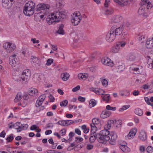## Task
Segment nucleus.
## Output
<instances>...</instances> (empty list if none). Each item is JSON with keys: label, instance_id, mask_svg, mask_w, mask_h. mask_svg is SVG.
I'll use <instances>...</instances> for the list:
<instances>
[{"label": "nucleus", "instance_id": "1", "mask_svg": "<svg viewBox=\"0 0 153 153\" xmlns=\"http://www.w3.org/2000/svg\"><path fill=\"white\" fill-rule=\"evenodd\" d=\"M66 15L65 11H54L48 16L46 21L49 25L52 24L53 23L59 22L61 18H65Z\"/></svg>", "mask_w": 153, "mask_h": 153}, {"label": "nucleus", "instance_id": "2", "mask_svg": "<svg viewBox=\"0 0 153 153\" xmlns=\"http://www.w3.org/2000/svg\"><path fill=\"white\" fill-rule=\"evenodd\" d=\"M124 24L122 23L120 25L113 26L111 28L110 32L107 35V37L109 38L114 37L115 35H120L122 33L124 29Z\"/></svg>", "mask_w": 153, "mask_h": 153}, {"label": "nucleus", "instance_id": "3", "mask_svg": "<svg viewBox=\"0 0 153 153\" xmlns=\"http://www.w3.org/2000/svg\"><path fill=\"white\" fill-rule=\"evenodd\" d=\"M109 134L110 132L107 129L102 130L96 134L97 139L99 143H105L110 139Z\"/></svg>", "mask_w": 153, "mask_h": 153}, {"label": "nucleus", "instance_id": "4", "mask_svg": "<svg viewBox=\"0 0 153 153\" xmlns=\"http://www.w3.org/2000/svg\"><path fill=\"white\" fill-rule=\"evenodd\" d=\"M35 5L32 1H29L26 4L24 7V13L27 16H30L33 14Z\"/></svg>", "mask_w": 153, "mask_h": 153}, {"label": "nucleus", "instance_id": "5", "mask_svg": "<svg viewBox=\"0 0 153 153\" xmlns=\"http://www.w3.org/2000/svg\"><path fill=\"white\" fill-rule=\"evenodd\" d=\"M71 22L74 25H77L82 19V16L79 12H75L71 16Z\"/></svg>", "mask_w": 153, "mask_h": 153}, {"label": "nucleus", "instance_id": "6", "mask_svg": "<svg viewBox=\"0 0 153 153\" xmlns=\"http://www.w3.org/2000/svg\"><path fill=\"white\" fill-rule=\"evenodd\" d=\"M122 23L124 24L123 17L120 15L114 16L111 19L110 23L113 26L120 25Z\"/></svg>", "mask_w": 153, "mask_h": 153}, {"label": "nucleus", "instance_id": "7", "mask_svg": "<svg viewBox=\"0 0 153 153\" xmlns=\"http://www.w3.org/2000/svg\"><path fill=\"white\" fill-rule=\"evenodd\" d=\"M19 59L15 54L12 55L9 59V63L12 67L14 68L18 64Z\"/></svg>", "mask_w": 153, "mask_h": 153}, {"label": "nucleus", "instance_id": "8", "mask_svg": "<svg viewBox=\"0 0 153 153\" xmlns=\"http://www.w3.org/2000/svg\"><path fill=\"white\" fill-rule=\"evenodd\" d=\"M13 128L17 129V132H19L21 131L26 130L28 127V125L27 124H22L19 122H16L14 124Z\"/></svg>", "mask_w": 153, "mask_h": 153}, {"label": "nucleus", "instance_id": "9", "mask_svg": "<svg viewBox=\"0 0 153 153\" xmlns=\"http://www.w3.org/2000/svg\"><path fill=\"white\" fill-rule=\"evenodd\" d=\"M4 48L7 52L10 53L13 51L16 48L15 44L14 43L7 42L5 43L3 46Z\"/></svg>", "mask_w": 153, "mask_h": 153}, {"label": "nucleus", "instance_id": "10", "mask_svg": "<svg viewBox=\"0 0 153 153\" xmlns=\"http://www.w3.org/2000/svg\"><path fill=\"white\" fill-rule=\"evenodd\" d=\"M30 62L33 65L36 67H39L41 64L40 59L38 57L34 56H31Z\"/></svg>", "mask_w": 153, "mask_h": 153}, {"label": "nucleus", "instance_id": "11", "mask_svg": "<svg viewBox=\"0 0 153 153\" xmlns=\"http://www.w3.org/2000/svg\"><path fill=\"white\" fill-rule=\"evenodd\" d=\"M109 136L110 138L109 140V143L112 145H115L117 137V134L114 131H111L110 132Z\"/></svg>", "mask_w": 153, "mask_h": 153}, {"label": "nucleus", "instance_id": "12", "mask_svg": "<svg viewBox=\"0 0 153 153\" xmlns=\"http://www.w3.org/2000/svg\"><path fill=\"white\" fill-rule=\"evenodd\" d=\"M14 2V0H2V6L4 8L9 9L12 6Z\"/></svg>", "mask_w": 153, "mask_h": 153}, {"label": "nucleus", "instance_id": "13", "mask_svg": "<svg viewBox=\"0 0 153 153\" xmlns=\"http://www.w3.org/2000/svg\"><path fill=\"white\" fill-rule=\"evenodd\" d=\"M138 138L143 142H145L147 140V133L144 130H142L139 132Z\"/></svg>", "mask_w": 153, "mask_h": 153}, {"label": "nucleus", "instance_id": "14", "mask_svg": "<svg viewBox=\"0 0 153 153\" xmlns=\"http://www.w3.org/2000/svg\"><path fill=\"white\" fill-rule=\"evenodd\" d=\"M50 7L49 4H47L41 3L38 4L36 8L37 11L40 10L49 9Z\"/></svg>", "mask_w": 153, "mask_h": 153}, {"label": "nucleus", "instance_id": "15", "mask_svg": "<svg viewBox=\"0 0 153 153\" xmlns=\"http://www.w3.org/2000/svg\"><path fill=\"white\" fill-rule=\"evenodd\" d=\"M147 57L148 67L151 69L153 68V54L151 53Z\"/></svg>", "mask_w": 153, "mask_h": 153}, {"label": "nucleus", "instance_id": "16", "mask_svg": "<svg viewBox=\"0 0 153 153\" xmlns=\"http://www.w3.org/2000/svg\"><path fill=\"white\" fill-rule=\"evenodd\" d=\"M102 62L105 65L111 67L114 66V64L113 62L111 61V60L108 58H104L101 60Z\"/></svg>", "mask_w": 153, "mask_h": 153}, {"label": "nucleus", "instance_id": "17", "mask_svg": "<svg viewBox=\"0 0 153 153\" xmlns=\"http://www.w3.org/2000/svg\"><path fill=\"white\" fill-rule=\"evenodd\" d=\"M137 131V130L136 129H131L129 132L128 134L126 137V139L128 140L133 138L135 135Z\"/></svg>", "mask_w": 153, "mask_h": 153}, {"label": "nucleus", "instance_id": "18", "mask_svg": "<svg viewBox=\"0 0 153 153\" xmlns=\"http://www.w3.org/2000/svg\"><path fill=\"white\" fill-rule=\"evenodd\" d=\"M114 1L121 7L126 6L128 3L127 0H122L121 1H120L119 0H114Z\"/></svg>", "mask_w": 153, "mask_h": 153}, {"label": "nucleus", "instance_id": "19", "mask_svg": "<svg viewBox=\"0 0 153 153\" xmlns=\"http://www.w3.org/2000/svg\"><path fill=\"white\" fill-rule=\"evenodd\" d=\"M111 114L110 111L107 110L103 111L100 115V117L103 119L105 118L109 117Z\"/></svg>", "mask_w": 153, "mask_h": 153}, {"label": "nucleus", "instance_id": "20", "mask_svg": "<svg viewBox=\"0 0 153 153\" xmlns=\"http://www.w3.org/2000/svg\"><path fill=\"white\" fill-rule=\"evenodd\" d=\"M146 46L148 48H151L153 47V39H147Z\"/></svg>", "mask_w": 153, "mask_h": 153}, {"label": "nucleus", "instance_id": "21", "mask_svg": "<svg viewBox=\"0 0 153 153\" xmlns=\"http://www.w3.org/2000/svg\"><path fill=\"white\" fill-rule=\"evenodd\" d=\"M88 76V74L85 73H80L78 74V77L80 80H84L87 79Z\"/></svg>", "mask_w": 153, "mask_h": 153}, {"label": "nucleus", "instance_id": "22", "mask_svg": "<svg viewBox=\"0 0 153 153\" xmlns=\"http://www.w3.org/2000/svg\"><path fill=\"white\" fill-rule=\"evenodd\" d=\"M22 74L25 75L26 79H29L31 76L30 71L28 69H25L23 71Z\"/></svg>", "mask_w": 153, "mask_h": 153}, {"label": "nucleus", "instance_id": "23", "mask_svg": "<svg viewBox=\"0 0 153 153\" xmlns=\"http://www.w3.org/2000/svg\"><path fill=\"white\" fill-rule=\"evenodd\" d=\"M120 148L124 152H128L130 151V149L125 145H121Z\"/></svg>", "mask_w": 153, "mask_h": 153}, {"label": "nucleus", "instance_id": "24", "mask_svg": "<svg viewBox=\"0 0 153 153\" xmlns=\"http://www.w3.org/2000/svg\"><path fill=\"white\" fill-rule=\"evenodd\" d=\"M69 74L67 73H63L61 75V77L63 80L66 81L69 77Z\"/></svg>", "mask_w": 153, "mask_h": 153}, {"label": "nucleus", "instance_id": "25", "mask_svg": "<svg viewBox=\"0 0 153 153\" xmlns=\"http://www.w3.org/2000/svg\"><path fill=\"white\" fill-rule=\"evenodd\" d=\"M29 79H26L25 75H23V74H21L19 78L18 79H15V80L17 82L19 81H24L27 82Z\"/></svg>", "mask_w": 153, "mask_h": 153}, {"label": "nucleus", "instance_id": "26", "mask_svg": "<svg viewBox=\"0 0 153 153\" xmlns=\"http://www.w3.org/2000/svg\"><path fill=\"white\" fill-rule=\"evenodd\" d=\"M22 98V97L21 93H18L15 97L14 101L15 102H17L19 101Z\"/></svg>", "mask_w": 153, "mask_h": 153}, {"label": "nucleus", "instance_id": "27", "mask_svg": "<svg viewBox=\"0 0 153 153\" xmlns=\"http://www.w3.org/2000/svg\"><path fill=\"white\" fill-rule=\"evenodd\" d=\"M91 132L93 134H94L97 130V127L94 124H91Z\"/></svg>", "mask_w": 153, "mask_h": 153}, {"label": "nucleus", "instance_id": "28", "mask_svg": "<svg viewBox=\"0 0 153 153\" xmlns=\"http://www.w3.org/2000/svg\"><path fill=\"white\" fill-rule=\"evenodd\" d=\"M38 90L35 88H33L32 89H30L28 92V94L31 96H33L34 94L38 93Z\"/></svg>", "mask_w": 153, "mask_h": 153}, {"label": "nucleus", "instance_id": "29", "mask_svg": "<svg viewBox=\"0 0 153 153\" xmlns=\"http://www.w3.org/2000/svg\"><path fill=\"white\" fill-rule=\"evenodd\" d=\"M64 27V25L62 24L61 25L59 26V29L57 31V33L63 35L64 34V32L63 30V28Z\"/></svg>", "mask_w": 153, "mask_h": 153}, {"label": "nucleus", "instance_id": "30", "mask_svg": "<svg viewBox=\"0 0 153 153\" xmlns=\"http://www.w3.org/2000/svg\"><path fill=\"white\" fill-rule=\"evenodd\" d=\"M126 44V42L124 41L119 42L117 44L120 49L124 48Z\"/></svg>", "mask_w": 153, "mask_h": 153}, {"label": "nucleus", "instance_id": "31", "mask_svg": "<svg viewBox=\"0 0 153 153\" xmlns=\"http://www.w3.org/2000/svg\"><path fill=\"white\" fill-rule=\"evenodd\" d=\"M131 68L132 70L134 71L135 74H137L140 73V71L138 66H137L136 67H134L133 66L131 67Z\"/></svg>", "mask_w": 153, "mask_h": 153}, {"label": "nucleus", "instance_id": "32", "mask_svg": "<svg viewBox=\"0 0 153 153\" xmlns=\"http://www.w3.org/2000/svg\"><path fill=\"white\" fill-rule=\"evenodd\" d=\"M135 113L138 115L141 116L143 114V111L141 109L137 108L135 109Z\"/></svg>", "mask_w": 153, "mask_h": 153}, {"label": "nucleus", "instance_id": "33", "mask_svg": "<svg viewBox=\"0 0 153 153\" xmlns=\"http://www.w3.org/2000/svg\"><path fill=\"white\" fill-rule=\"evenodd\" d=\"M97 104L96 101L94 99H91V100L89 103V107L90 108H91L92 107L95 106Z\"/></svg>", "mask_w": 153, "mask_h": 153}, {"label": "nucleus", "instance_id": "34", "mask_svg": "<svg viewBox=\"0 0 153 153\" xmlns=\"http://www.w3.org/2000/svg\"><path fill=\"white\" fill-rule=\"evenodd\" d=\"M120 48L118 46H117V44L116 45L114 46L112 49V52L113 53H117L120 50Z\"/></svg>", "mask_w": 153, "mask_h": 153}, {"label": "nucleus", "instance_id": "35", "mask_svg": "<svg viewBox=\"0 0 153 153\" xmlns=\"http://www.w3.org/2000/svg\"><path fill=\"white\" fill-rule=\"evenodd\" d=\"M102 97L103 100L107 102H108L110 98V95L108 94H106L104 96L102 95Z\"/></svg>", "mask_w": 153, "mask_h": 153}, {"label": "nucleus", "instance_id": "36", "mask_svg": "<svg viewBox=\"0 0 153 153\" xmlns=\"http://www.w3.org/2000/svg\"><path fill=\"white\" fill-rule=\"evenodd\" d=\"M97 134H91L89 138L90 141L91 143H93L95 140L96 138H97Z\"/></svg>", "mask_w": 153, "mask_h": 153}, {"label": "nucleus", "instance_id": "37", "mask_svg": "<svg viewBox=\"0 0 153 153\" xmlns=\"http://www.w3.org/2000/svg\"><path fill=\"white\" fill-rule=\"evenodd\" d=\"M114 121L112 120H109L107 123V128L108 129L110 128L112 126L114 123Z\"/></svg>", "mask_w": 153, "mask_h": 153}, {"label": "nucleus", "instance_id": "38", "mask_svg": "<svg viewBox=\"0 0 153 153\" xmlns=\"http://www.w3.org/2000/svg\"><path fill=\"white\" fill-rule=\"evenodd\" d=\"M118 71L119 72L122 71L125 69V66L123 64L120 65L117 67Z\"/></svg>", "mask_w": 153, "mask_h": 153}, {"label": "nucleus", "instance_id": "39", "mask_svg": "<svg viewBox=\"0 0 153 153\" xmlns=\"http://www.w3.org/2000/svg\"><path fill=\"white\" fill-rule=\"evenodd\" d=\"M136 59L135 56L134 54H130L128 57V60L130 61H134Z\"/></svg>", "mask_w": 153, "mask_h": 153}, {"label": "nucleus", "instance_id": "40", "mask_svg": "<svg viewBox=\"0 0 153 153\" xmlns=\"http://www.w3.org/2000/svg\"><path fill=\"white\" fill-rule=\"evenodd\" d=\"M144 8V7H143V6L141 7L140 8L138 11V13L139 15H141L144 14L145 12Z\"/></svg>", "mask_w": 153, "mask_h": 153}, {"label": "nucleus", "instance_id": "41", "mask_svg": "<svg viewBox=\"0 0 153 153\" xmlns=\"http://www.w3.org/2000/svg\"><path fill=\"white\" fill-rule=\"evenodd\" d=\"M57 123L58 125H60L63 126H66L65 120L59 121L57 122Z\"/></svg>", "mask_w": 153, "mask_h": 153}, {"label": "nucleus", "instance_id": "42", "mask_svg": "<svg viewBox=\"0 0 153 153\" xmlns=\"http://www.w3.org/2000/svg\"><path fill=\"white\" fill-rule=\"evenodd\" d=\"M130 107V105H123L122 106V107L120 109L119 111H122L124 110H125L129 108Z\"/></svg>", "mask_w": 153, "mask_h": 153}, {"label": "nucleus", "instance_id": "43", "mask_svg": "<svg viewBox=\"0 0 153 153\" xmlns=\"http://www.w3.org/2000/svg\"><path fill=\"white\" fill-rule=\"evenodd\" d=\"M100 122L99 119L97 118H94L92 120V124L94 125L98 124Z\"/></svg>", "mask_w": 153, "mask_h": 153}, {"label": "nucleus", "instance_id": "44", "mask_svg": "<svg viewBox=\"0 0 153 153\" xmlns=\"http://www.w3.org/2000/svg\"><path fill=\"white\" fill-rule=\"evenodd\" d=\"M43 102L42 100H39V99L37 100L36 102V103L35 105L36 107H39V106H41L42 104V103Z\"/></svg>", "mask_w": 153, "mask_h": 153}, {"label": "nucleus", "instance_id": "45", "mask_svg": "<svg viewBox=\"0 0 153 153\" xmlns=\"http://www.w3.org/2000/svg\"><path fill=\"white\" fill-rule=\"evenodd\" d=\"M68 103V101L65 100L60 102V105L62 107H65L67 105Z\"/></svg>", "mask_w": 153, "mask_h": 153}, {"label": "nucleus", "instance_id": "46", "mask_svg": "<svg viewBox=\"0 0 153 153\" xmlns=\"http://www.w3.org/2000/svg\"><path fill=\"white\" fill-rule=\"evenodd\" d=\"M13 134H11L7 138L6 140L7 142H10L13 139Z\"/></svg>", "mask_w": 153, "mask_h": 153}, {"label": "nucleus", "instance_id": "47", "mask_svg": "<svg viewBox=\"0 0 153 153\" xmlns=\"http://www.w3.org/2000/svg\"><path fill=\"white\" fill-rule=\"evenodd\" d=\"M147 152L149 153H152L153 152V148L151 146H148L146 148Z\"/></svg>", "mask_w": 153, "mask_h": 153}, {"label": "nucleus", "instance_id": "48", "mask_svg": "<svg viewBox=\"0 0 153 153\" xmlns=\"http://www.w3.org/2000/svg\"><path fill=\"white\" fill-rule=\"evenodd\" d=\"M106 109L107 110H111L114 111L116 110V108L115 107H112L110 105H108L106 106Z\"/></svg>", "mask_w": 153, "mask_h": 153}, {"label": "nucleus", "instance_id": "49", "mask_svg": "<svg viewBox=\"0 0 153 153\" xmlns=\"http://www.w3.org/2000/svg\"><path fill=\"white\" fill-rule=\"evenodd\" d=\"M102 85L103 86L106 87L108 85V82L106 79H103V80H102Z\"/></svg>", "mask_w": 153, "mask_h": 153}, {"label": "nucleus", "instance_id": "50", "mask_svg": "<svg viewBox=\"0 0 153 153\" xmlns=\"http://www.w3.org/2000/svg\"><path fill=\"white\" fill-rule=\"evenodd\" d=\"M105 91L101 89H100L99 90H97V94H101L102 95H103L104 94V93Z\"/></svg>", "mask_w": 153, "mask_h": 153}, {"label": "nucleus", "instance_id": "51", "mask_svg": "<svg viewBox=\"0 0 153 153\" xmlns=\"http://www.w3.org/2000/svg\"><path fill=\"white\" fill-rule=\"evenodd\" d=\"M66 132V130L65 128H63L60 131V134L62 136H63L65 135Z\"/></svg>", "mask_w": 153, "mask_h": 153}, {"label": "nucleus", "instance_id": "52", "mask_svg": "<svg viewBox=\"0 0 153 153\" xmlns=\"http://www.w3.org/2000/svg\"><path fill=\"white\" fill-rule=\"evenodd\" d=\"M46 98V96L45 94H43L40 95L38 98V99L39 100H42V102H43Z\"/></svg>", "mask_w": 153, "mask_h": 153}, {"label": "nucleus", "instance_id": "53", "mask_svg": "<svg viewBox=\"0 0 153 153\" xmlns=\"http://www.w3.org/2000/svg\"><path fill=\"white\" fill-rule=\"evenodd\" d=\"M113 13V11L112 10H105V14L106 15H111Z\"/></svg>", "mask_w": 153, "mask_h": 153}, {"label": "nucleus", "instance_id": "54", "mask_svg": "<svg viewBox=\"0 0 153 153\" xmlns=\"http://www.w3.org/2000/svg\"><path fill=\"white\" fill-rule=\"evenodd\" d=\"M83 139L79 137H77L75 138V141L77 143H80L82 141Z\"/></svg>", "mask_w": 153, "mask_h": 153}, {"label": "nucleus", "instance_id": "55", "mask_svg": "<svg viewBox=\"0 0 153 153\" xmlns=\"http://www.w3.org/2000/svg\"><path fill=\"white\" fill-rule=\"evenodd\" d=\"M75 135V133L73 132H71L69 134V138L68 139L69 141H71L72 140V137H73Z\"/></svg>", "mask_w": 153, "mask_h": 153}, {"label": "nucleus", "instance_id": "56", "mask_svg": "<svg viewBox=\"0 0 153 153\" xmlns=\"http://www.w3.org/2000/svg\"><path fill=\"white\" fill-rule=\"evenodd\" d=\"M65 120V123H66V126H67L69 125H70L71 124H72L74 123V122L73 121L71 120Z\"/></svg>", "mask_w": 153, "mask_h": 153}, {"label": "nucleus", "instance_id": "57", "mask_svg": "<svg viewBox=\"0 0 153 153\" xmlns=\"http://www.w3.org/2000/svg\"><path fill=\"white\" fill-rule=\"evenodd\" d=\"M53 60L52 59H48L47 61L46 65H50L51 64V63L53 62Z\"/></svg>", "mask_w": 153, "mask_h": 153}, {"label": "nucleus", "instance_id": "58", "mask_svg": "<svg viewBox=\"0 0 153 153\" xmlns=\"http://www.w3.org/2000/svg\"><path fill=\"white\" fill-rule=\"evenodd\" d=\"M144 100L148 104L150 105L151 104V103L150 102V99H149L148 97H144Z\"/></svg>", "mask_w": 153, "mask_h": 153}, {"label": "nucleus", "instance_id": "59", "mask_svg": "<svg viewBox=\"0 0 153 153\" xmlns=\"http://www.w3.org/2000/svg\"><path fill=\"white\" fill-rule=\"evenodd\" d=\"M78 99L80 102H84L85 100V97H82L81 96H79L78 97Z\"/></svg>", "mask_w": 153, "mask_h": 153}, {"label": "nucleus", "instance_id": "60", "mask_svg": "<svg viewBox=\"0 0 153 153\" xmlns=\"http://www.w3.org/2000/svg\"><path fill=\"white\" fill-rule=\"evenodd\" d=\"M80 88V86L79 85H77L76 87H75V88H73L72 89V91L73 92H75L78 90H79Z\"/></svg>", "mask_w": 153, "mask_h": 153}, {"label": "nucleus", "instance_id": "61", "mask_svg": "<svg viewBox=\"0 0 153 153\" xmlns=\"http://www.w3.org/2000/svg\"><path fill=\"white\" fill-rule=\"evenodd\" d=\"M142 2L141 4L142 5H145L148 3L149 2V1L147 0H141Z\"/></svg>", "mask_w": 153, "mask_h": 153}, {"label": "nucleus", "instance_id": "62", "mask_svg": "<svg viewBox=\"0 0 153 153\" xmlns=\"http://www.w3.org/2000/svg\"><path fill=\"white\" fill-rule=\"evenodd\" d=\"M49 98L51 102H53L54 101L55 98L51 94L49 96Z\"/></svg>", "mask_w": 153, "mask_h": 153}, {"label": "nucleus", "instance_id": "63", "mask_svg": "<svg viewBox=\"0 0 153 153\" xmlns=\"http://www.w3.org/2000/svg\"><path fill=\"white\" fill-rule=\"evenodd\" d=\"M146 6L147 8L149 9V8H151L152 6V4L149 1V3H148L146 5Z\"/></svg>", "mask_w": 153, "mask_h": 153}, {"label": "nucleus", "instance_id": "64", "mask_svg": "<svg viewBox=\"0 0 153 153\" xmlns=\"http://www.w3.org/2000/svg\"><path fill=\"white\" fill-rule=\"evenodd\" d=\"M37 128V126L36 125H32L30 128V129L31 130L33 131L35 130H36V128Z\"/></svg>", "mask_w": 153, "mask_h": 153}]
</instances>
